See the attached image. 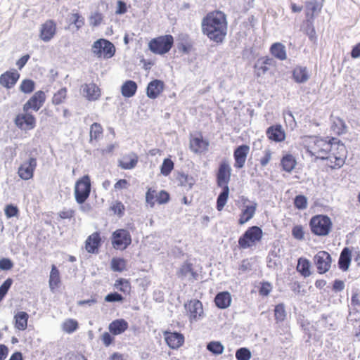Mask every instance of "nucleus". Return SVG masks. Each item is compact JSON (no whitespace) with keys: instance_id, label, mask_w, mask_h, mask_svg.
<instances>
[{"instance_id":"nucleus-6","label":"nucleus","mask_w":360,"mask_h":360,"mask_svg":"<svg viewBox=\"0 0 360 360\" xmlns=\"http://www.w3.org/2000/svg\"><path fill=\"white\" fill-rule=\"evenodd\" d=\"M91 193V179L89 175L79 178L75 186V198L77 203H84Z\"/></svg>"},{"instance_id":"nucleus-41","label":"nucleus","mask_w":360,"mask_h":360,"mask_svg":"<svg viewBox=\"0 0 360 360\" xmlns=\"http://www.w3.org/2000/svg\"><path fill=\"white\" fill-rule=\"evenodd\" d=\"M69 25H74L77 30H80L85 24L84 18L78 12L72 13L69 15Z\"/></svg>"},{"instance_id":"nucleus-55","label":"nucleus","mask_w":360,"mask_h":360,"mask_svg":"<svg viewBox=\"0 0 360 360\" xmlns=\"http://www.w3.org/2000/svg\"><path fill=\"white\" fill-rule=\"evenodd\" d=\"M103 20V14L98 12H95L89 17V23L92 27H97L101 24Z\"/></svg>"},{"instance_id":"nucleus-17","label":"nucleus","mask_w":360,"mask_h":360,"mask_svg":"<svg viewBox=\"0 0 360 360\" xmlns=\"http://www.w3.org/2000/svg\"><path fill=\"white\" fill-rule=\"evenodd\" d=\"M57 32V25L53 20H47L41 24L39 30L40 39L45 41H49L56 35Z\"/></svg>"},{"instance_id":"nucleus-34","label":"nucleus","mask_w":360,"mask_h":360,"mask_svg":"<svg viewBox=\"0 0 360 360\" xmlns=\"http://www.w3.org/2000/svg\"><path fill=\"white\" fill-rule=\"evenodd\" d=\"M29 315L25 311H18L14 316L15 328L19 330H25L27 327Z\"/></svg>"},{"instance_id":"nucleus-57","label":"nucleus","mask_w":360,"mask_h":360,"mask_svg":"<svg viewBox=\"0 0 360 360\" xmlns=\"http://www.w3.org/2000/svg\"><path fill=\"white\" fill-rule=\"evenodd\" d=\"M254 68L257 77H261L269 70V67L266 66L259 60H258L257 62L255 64Z\"/></svg>"},{"instance_id":"nucleus-16","label":"nucleus","mask_w":360,"mask_h":360,"mask_svg":"<svg viewBox=\"0 0 360 360\" xmlns=\"http://www.w3.org/2000/svg\"><path fill=\"white\" fill-rule=\"evenodd\" d=\"M345 151L346 148L345 145L341 143L340 141H338V143L335 147V150L328 155L331 158H326V160H329L331 164H334L331 166L332 168H335V167H341L344 165Z\"/></svg>"},{"instance_id":"nucleus-8","label":"nucleus","mask_w":360,"mask_h":360,"mask_svg":"<svg viewBox=\"0 0 360 360\" xmlns=\"http://www.w3.org/2000/svg\"><path fill=\"white\" fill-rule=\"evenodd\" d=\"M131 233L125 229H117L112 233L111 243L115 250H126L131 245Z\"/></svg>"},{"instance_id":"nucleus-60","label":"nucleus","mask_w":360,"mask_h":360,"mask_svg":"<svg viewBox=\"0 0 360 360\" xmlns=\"http://www.w3.org/2000/svg\"><path fill=\"white\" fill-rule=\"evenodd\" d=\"M272 290V285L269 282H263L259 289V293L262 296H267Z\"/></svg>"},{"instance_id":"nucleus-54","label":"nucleus","mask_w":360,"mask_h":360,"mask_svg":"<svg viewBox=\"0 0 360 360\" xmlns=\"http://www.w3.org/2000/svg\"><path fill=\"white\" fill-rule=\"evenodd\" d=\"M237 360H249L251 358V352L246 347H241L237 349L236 352Z\"/></svg>"},{"instance_id":"nucleus-40","label":"nucleus","mask_w":360,"mask_h":360,"mask_svg":"<svg viewBox=\"0 0 360 360\" xmlns=\"http://www.w3.org/2000/svg\"><path fill=\"white\" fill-rule=\"evenodd\" d=\"M271 54L276 58L283 60L286 59L285 47L281 43H274L270 49Z\"/></svg>"},{"instance_id":"nucleus-26","label":"nucleus","mask_w":360,"mask_h":360,"mask_svg":"<svg viewBox=\"0 0 360 360\" xmlns=\"http://www.w3.org/2000/svg\"><path fill=\"white\" fill-rule=\"evenodd\" d=\"M266 136L274 142H281L285 139V133L281 124L270 126L266 131Z\"/></svg>"},{"instance_id":"nucleus-43","label":"nucleus","mask_w":360,"mask_h":360,"mask_svg":"<svg viewBox=\"0 0 360 360\" xmlns=\"http://www.w3.org/2000/svg\"><path fill=\"white\" fill-rule=\"evenodd\" d=\"M281 165L284 171L290 172L296 165V160L291 154H287L282 158Z\"/></svg>"},{"instance_id":"nucleus-36","label":"nucleus","mask_w":360,"mask_h":360,"mask_svg":"<svg viewBox=\"0 0 360 360\" xmlns=\"http://www.w3.org/2000/svg\"><path fill=\"white\" fill-rule=\"evenodd\" d=\"M293 79L297 83H304L309 79V74L305 67L297 66L292 70Z\"/></svg>"},{"instance_id":"nucleus-32","label":"nucleus","mask_w":360,"mask_h":360,"mask_svg":"<svg viewBox=\"0 0 360 360\" xmlns=\"http://www.w3.org/2000/svg\"><path fill=\"white\" fill-rule=\"evenodd\" d=\"M352 260V252L349 248H344L340 255L338 266L343 271L348 270Z\"/></svg>"},{"instance_id":"nucleus-42","label":"nucleus","mask_w":360,"mask_h":360,"mask_svg":"<svg viewBox=\"0 0 360 360\" xmlns=\"http://www.w3.org/2000/svg\"><path fill=\"white\" fill-rule=\"evenodd\" d=\"M68 98V89L62 87L56 92H55L51 98V103L54 105H60L66 101Z\"/></svg>"},{"instance_id":"nucleus-38","label":"nucleus","mask_w":360,"mask_h":360,"mask_svg":"<svg viewBox=\"0 0 360 360\" xmlns=\"http://www.w3.org/2000/svg\"><path fill=\"white\" fill-rule=\"evenodd\" d=\"M331 130L334 134L341 135L346 133L347 125L342 119L335 117L333 118Z\"/></svg>"},{"instance_id":"nucleus-47","label":"nucleus","mask_w":360,"mask_h":360,"mask_svg":"<svg viewBox=\"0 0 360 360\" xmlns=\"http://www.w3.org/2000/svg\"><path fill=\"white\" fill-rule=\"evenodd\" d=\"M304 32L308 36L311 42H315L316 40V34L315 28L312 22L307 20L304 25Z\"/></svg>"},{"instance_id":"nucleus-20","label":"nucleus","mask_w":360,"mask_h":360,"mask_svg":"<svg viewBox=\"0 0 360 360\" xmlns=\"http://www.w3.org/2000/svg\"><path fill=\"white\" fill-rule=\"evenodd\" d=\"M249 151L250 147L246 144H242L236 148L233 152L236 168L241 169L244 167Z\"/></svg>"},{"instance_id":"nucleus-49","label":"nucleus","mask_w":360,"mask_h":360,"mask_svg":"<svg viewBox=\"0 0 360 360\" xmlns=\"http://www.w3.org/2000/svg\"><path fill=\"white\" fill-rule=\"evenodd\" d=\"M35 84L32 79H24L20 85V90L25 94H30L34 89Z\"/></svg>"},{"instance_id":"nucleus-46","label":"nucleus","mask_w":360,"mask_h":360,"mask_svg":"<svg viewBox=\"0 0 360 360\" xmlns=\"http://www.w3.org/2000/svg\"><path fill=\"white\" fill-rule=\"evenodd\" d=\"M287 314L283 303H280L275 306L274 316L276 323L283 321L286 318Z\"/></svg>"},{"instance_id":"nucleus-33","label":"nucleus","mask_w":360,"mask_h":360,"mask_svg":"<svg viewBox=\"0 0 360 360\" xmlns=\"http://www.w3.org/2000/svg\"><path fill=\"white\" fill-rule=\"evenodd\" d=\"M104 129L100 123L94 122L89 129V142H98L103 136Z\"/></svg>"},{"instance_id":"nucleus-18","label":"nucleus","mask_w":360,"mask_h":360,"mask_svg":"<svg viewBox=\"0 0 360 360\" xmlns=\"http://www.w3.org/2000/svg\"><path fill=\"white\" fill-rule=\"evenodd\" d=\"M163 335L165 342L171 349H179L184 343V336L181 333L165 330Z\"/></svg>"},{"instance_id":"nucleus-27","label":"nucleus","mask_w":360,"mask_h":360,"mask_svg":"<svg viewBox=\"0 0 360 360\" xmlns=\"http://www.w3.org/2000/svg\"><path fill=\"white\" fill-rule=\"evenodd\" d=\"M177 185L186 191L192 189L195 184L196 180L192 175L186 174L184 172H179L176 175Z\"/></svg>"},{"instance_id":"nucleus-10","label":"nucleus","mask_w":360,"mask_h":360,"mask_svg":"<svg viewBox=\"0 0 360 360\" xmlns=\"http://www.w3.org/2000/svg\"><path fill=\"white\" fill-rule=\"evenodd\" d=\"M169 194L166 191L162 190L158 192L153 188H148L146 193V202L151 207H153L155 204H165L169 200Z\"/></svg>"},{"instance_id":"nucleus-9","label":"nucleus","mask_w":360,"mask_h":360,"mask_svg":"<svg viewBox=\"0 0 360 360\" xmlns=\"http://www.w3.org/2000/svg\"><path fill=\"white\" fill-rule=\"evenodd\" d=\"M92 52L98 58H110L115 55V48L110 41L99 39L94 42Z\"/></svg>"},{"instance_id":"nucleus-39","label":"nucleus","mask_w":360,"mask_h":360,"mask_svg":"<svg viewBox=\"0 0 360 360\" xmlns=\"http://www.w3.org/2000/svg\"><path fill=\"white\" fill-rule=\"evenodd\" d=\"M310 267L311 264L307 259L303 257L298 259L297 270L302 276L306 278L311 275Z\"/></svg>"},{"instance_id":"nucleus-30","label":"nucleus","mask_w":360,"mask_h":360,"mask_svg":"<svg viewBox=\"0 0 360 360\" xmlns=\"http://www.w3.org/2000/svg\"><path fill=\"white\" fill-rule=\"evenodd\" d=\"M128 323L123 319L112 321L108 326L110 332L113 335H117L124 333L128 328Z\"/></svg>"},{"instance_id":"nucleus-28","label":"nucleus","mask_w":360,"mask_h":360,"mask_svg":"<svg viewBox=\"0 0 360 360\" xmlns=\"http://www.w3.org/2000/svg\"><path fill=\"white\" fill-rule=\"evenodd\" d=\"M176 275L180 278L188 277L189 279L196 280L198 274L194 271L193 264L188 262H185L176 272Z\"/></svg>"},{"instance_id":"nucleus-59","label":"nucleus","mask_w":360,"mask_h":360,"mask_svg":"<svg viewBox=\"0 0 360 360\" xmlns=\"http://www.w3.org/2000/svg\"><path fill=\"white\" fill-rule=\"evenodd\" d=\"M5 214L8 218L15 217L18 214L19 210L16 206L8 205L5 207Z\"/></svg>"},{"instance_id":"nucleus-21","label":"nucleus","mask_w":360,"mask_h":360,"mask_svg":"<svg viewBox=\"0 0 360 360\" xmlns=\"http://www.w3.org/2000/svg\"><path fill=\"white\" fill-rule=\"evenodd\" d=\"M139 162V156L136 153L131 152L123 155L118 160V167L124 170L135 168Z\"/></svg>"},{"instance_id":"nucleus-25","label":"nucleus","mask_w":360,"mask_h":360,"mask_svg":"<svg viewBox=\"0 0 360 360\" xmlns=\"http://www.w3.org/2000/svg\"><path fill=\"white\" fill-rule=\"evenodd\" d=\"M20 77L17 70L6 71L0 76V84L6 89H11L16 84Z\"/></svg>"},{"instance_id":"nucleus-58","label":"nucleus","mask_w":360,"mask_h":360,"mask_svg":"<svg viewBox=\"0 0 360 360\" xmlns=\"http://www.w3.org/2000/svg\"><path fill=\"white\" fill-rule=\"evenodd\" d=\"M292 235L297 240H303L304 239V230L302 226L296 225L292 229Z\"/></svg>"},{"instance_id":"nucleus-63","label":"nucleus","mask_w":360,"mask_h":360,"mask_svg":"<svg viewBox=\"0 0 360 360\" xmlns=\"http://www.w3.org/2000/svg\"><path fill=\"white\" fill-rule=\"evenodd\" d=\"M13 267V262L8 258H2L0 259V269L8 271Z\"/></svg>"},{"instance_id":"nucleus-5","label":"nucleus","mask_w":360,"mask_h":360,"mask_svg":"<svg viewBox=\"0 0 360 360\" xmlns=\"http://www.w3.org/2000/svg\"><path fill=\"white\" fill-rule=\"evenodd\" d=\"M263 236L262 229L257 226L249 227L239 238L238 244L243 249L248 248L261 240Z\"/></svg>"},{"instance_id":"nucleus-29","label":"nucleus","mask_w":360,"mask_h":360,"mask_svg":"<svg viewBox=\"0 0 360 360\" xmlns=\"http://www.w3.org/2000/svg\"><path fill=\"white\" fill-rule=\"evenodd\" d=\"M61 284V278L60 271L55 264L51 266L50 271L49 285L51 291L55 292L57 290Z\"/></svg>"},{"instance_id":"nucleus-48","label":"nucleus","mask_w":360,"mask_h":360,"mask_svg":"<svg viewBox=\"0 0 360 360\" xmlns=\"http://www.w3.org/2000/svg\"><path fill=\"white\" fill-rule=\"evenodd\" d=\"M174 164L170 158H165L160 167V172L163 176H168L174 169Z\"/></svg>"},{"instance_id":"nucleus-53","label":"nucleus","mask_w":360,"mask_h":360,"mask_svg":"<svg viewBox=\"0 0 360 360\" xmlns=\"http://www.w3.org/2000/svg\"><path fill=\"white\" fill-rule=\"evenodd\" d=\"M13 283L11 278H7L0 286V302L3 300Z\"/></svg>"},{"instance_id":"nucleus-50","label":"nucleus","mask_w":360,"mask_h":360,"mask_svg":"<svg viewBox=\"0 0 360 360\" xmlns=\"http://www.w3.org/2000/svg\"><path fill=\"white\" fill-rule=\"evenodd\" d=\"M207 349L214 354H220L224 351V346L219 342H210L207 345Z\"/></svg>"},{"instance_id":"nucleus-13","label":"nucleus","mask_w":360,"mask_h":360,"mask_svg":"<svg viewBox=\"0 0 360 360\" xmlns=\"http://www.w3.org/2000/svg\"><path fill=\"white\" fill-rule=\"evenodd\" d=\"M14 122L17 127L24 131L32 130L36 127L35 117L28 112L18 114Z\"/></svg>"},{"instance_id":"nucleus-12","label":"nucleus","mask_w":360,"mask_h":360,"mask_svg":"<svg viewBox=\"0 0 360 360\" xmlns=\"http://www.w3.org/2000/svg\"><path fill=\"white\" fill-rule=\"evenodd\" d=\"M184 307L186 315L191 323L202 318L203 307L202 302L198 300H191L186 303Z\"/></svg>"},{"instance_id":"nucleus-1","label":"nucleus","mask_w":360,"mask_h":360,"mask_svg":"<svg viewBox=\"0 0 360 360\" xmlns=\"http://www.w3.org/2000/svg\"><path fill=\"white\" fill-rule=\"evenodd\" d=\"M225 14L221 11L209 13L202 20V31L207 37L217 42H222L225 32Z\"/></svg>"},{"instance_id":"nucleus-52","label":"nucleus","mask_w":360,"mask_h":360,"mask_svg":"<svg viewBox=\"0 0 360 360\" xmlns=\"http://www.w3.org/2000/svg\"><path fill=\"white\" fill-rule=\"evenodd\" d=\"M294 205L298 210H304L307 207V198L303 195H296L294 199Z\"/></svg>"},{"instance_id":"nucleus-64","label":"nucleus","mask_w":360,"mask_h":360,"mask_svg":"<svg viewBox=\"0 0 360 360\" xmlns=\"http://www.w3.org/2000/svg\"><path fill=\"white\" fill-rule=\"evenodd\" d=\"M214 302L216 305L221 308L224 309L225 308V292H221L219 294L217 295Z\"/></svg>"},{"instance_id":"nucleus-23","label":"nucleus","mask_w":360,"mask_h":360,"mask_svg":"<svg viewBox=\"0 0 360 360\" xmlns=\"http://www.w3.org/2000/svg\"><path fill=\"white\" fill-rule=\"evenodd\" d=\"M82 88L84 96L89 101L98 100L101 96V89L95 83L84 84Z\"/></svg>"},{"instance_id":"nucleus-37","label":"nucleus","mask_w":360,"mask_h":360,"mask_svg":"<svg viewBox=\"0 0 360 360\" xmlns=\"http://www.w3.org/2000/svg\"><path fill=\"white\" fill-rule=\"evenodd\" d=\"M114 287L125 295L131 294V283L126 278H120L117 279L114 283Z\"/></svg>"},{"instance_id":"nucleus-62","label":"nucleus","mask_w":360,"mask_h":360,"mask_svg":"<svg viewBox=\"0 0 360 360\" xmlns=\"http://www.w3.org/2000/svg\"><path fill=\"white\" fill-rule=\"evenodd\" d=\"M75 214V211L72 209H63L58 213V216L62 219H70Z\"/></svg>"},{"instance_id":"nucleus-2","label":"nucleus","mask_w":360,"mask_h":360,"mask_svg":"<svg viewBox=\"0 0 360 360\" xmlns=\"http://www.w3.org/2000/svg\"><path fill=\"white\" fill-rule=\"evenodd\" d=\"M338 141H340L335 138H332L328 141L323 139L316 138L314 144L308 147L307 152L311 156H315L316 158L321 160L330 158L331 157L328 155L335 150V147L338 143Z\"/></svg>"},{"instance_id":"nucleus-61","label":"nucleus","mask_w":360,"mask_h":360,"mask_svg":"<svg viewBox=\"0 0 360 360\" xmlns=\"http://www.w3.org/2000/svg\"><path fill=\"white\" fill-rule=\"evenodd\" d=\"M123 300V296L116 292L110 293L105 297V301L108 302H122Z\"/></svg>"},{"instance_id":"nucleus-56","label":"nucleus","mask_w":360,"mask_h":360,"mask_svg":"<svg viewBox=\"0 0 360 360\" xmlns=\"http://www.w3.org/2000/svg\"><path fill=\"white\" fill-rule=\"evenodd\" d=\"M130 183L127 179H120L114 184V191L117 193L122 190L128 189Z\"/></svg>"},{"instance_id":"nucleus-35","label":"nucleus","mask_w":360,"mask_h":360,"mask_svg":"<svg viewBox=\"0 0 360 360\" xmlns=\"http://www.w3.org/2000/svg\"><path fill=\"white\" fill-rule=\"evenodd\" d=\"M138 86L134 81L127 80L121 86V93L125 98L134 96L137 91Z\"/></svg>"},{"instance_id":"nucleus-15","label":"nucleus","mask_w":360,"mask_h":360,"mask_svg":"<svg viewBox=\"0 0 360 360\" xmlns=\"http://www.w3.org/2000/svg\"><path fill=\"white\" fill-rule=\"evenodd\" d=\"M37 165V159L35 158H30L27 161L22 163L18 167V174L19 177L23 180L32 179Z\"/></svg>"},{"instance_id":"nucleus-11","label":"nucleus","mask_w":360,"mask_h":360,"mask_svg":"<svg viewBox=\"0 0 360 360\" xmlns=\"http://www.w3.org/2000/svg\"><path fill=\"white\" fill-rule=\"evenodd\" d=\"M317 272L323 274L329 271L331 266L332 258L330 255L324 250L319 251L313 258Z\"/></svg>"},{"instance_id":"nucleus-31","label":"nucleus","mask_w":360,"mask_h":360,"mask_svg":"<svg viewBox=\"0 0 360 360\" xmlns=\"http://www.w3.org/2000/svg\"><path fill=\"white\" fill-rule=\"evenodd\" d=\"M257 206V202H251L250 205H248L244 207L238 220L240 224H244L253 217Z\"/></svg>"},{"instance_id":"nucleus-44","label":"nucleus","mask_w":360,"mask_h":360,"mask_svg":"<svg viewBox=\"0 0 360 360\" xmlns=\"http://www.w3.org/2000/svg\"><path fill=\"white\" fill-rule=\"evenodd\" d=\"M111 269L114 271L122 272L126 269L127 262L120 257H113L110 262Z\"/></svg>"},{"instance_id":"nucleus-19","label":"nucleus","mask_w":360,"mask_h":360,"mask_svg":"<svg viewBox=\"0 0 360 360\" xmlns=\"http://www.w3.org/2000/svg\"><path fill=\"white\" fill-rule=\"evenodd\" d=\"M217 182L218 185L223 188L217 202V208L219 211H221L225 205V162L220 165L217 174Z\"/></svg>"},{"instance_id":"nucleus-7","label":"nucleus","mask_w":360,"mask_h":360,"mask_svg":"<svg viewBox=\"0 0 360 360\" xmlns=\"http://www.w3.org/2000/svg\"><path fill=\"white\" fill-rule=\"evenodd\" d=\"M210 142L204 138L201 131L191 133L189 136V148L195 154H204L209 150Z\"/></svg>"},{"instance_id":"nucleus-14","label":"nucleus","mask_w":360,"mask_h":360,"mask_svg":"<svg viewBox=\"0 0 360 360\" xmlns=\"http://www.w3.org/2000/svg\"><path fill=\"white\" fill-rule=\"evenodd\" d=\"M46 99V96L44 91L41 90L36 91L23 105L24 112H28L30 109L38 111L44 104Z\"/></svg>"},{"instance_id":"nucleus-45","label":"nucleus","mask_w":360,"mask_h":360,"mask_svg":"<svg viewBox=\"0 0 360 360\" xmlns=\"http://www.w3.org/2000/svg\"><path fill=\"white\" fill-rule=\"evenodd\" d=\"M79 328L77 321L73 319H66L62 324V329L67 333H72Z\"/></svg>"},{"instance_id":"nucleus-22","label":"nucleus","mask_w":360,"mask_h":360,"mask_svg":"<svg viewBox=\"0 0 360 360\" xmlns=\"http://www.w3.org/2000/svg\"><path fill=\"white\" fill-rule=\"evenodd\" d=\"M101 238L99 232H94L89 236L85 241V250L91 254H97L101 246Z\"/></svg>"},{"instance_id":"nucleus-4","label":"nucleus","mask_w":360,"mask_h":360,"mask_svg":"<svg viewBox=\"0 0 360 360\" xmlns=\"http://www.w3.org/2000/svg\"><path fill=\"white\" fill-rule=\"evenodd\" d=\"M174 39L172 34L160 35L151 39L148 44V49L157 55H165L174 46Z\"/></svg>"},{"instance_id":"nucleus-3","label":"nucleus","mask_w":360,"mask_h":360,"mask_svg":"<svg viewBox=\"0 0 360 360\" xmlns=\"http://www.w3.org/2000/svg\"><path fill=\"white\" fill-rule=\"evenodd\" d=\"M311 233L317 236H328L333 226L330 218L326 214L313 216L309 223Z\"/></svg>"},{"instance_id":"nucleus-24","label":"nucleus","mask_w":360,"mask_h":360,"mask_svg":"<svg viewBox=\"0 0 360 360\" xmlns=\"http://www.w3.org/2000/svg\"><path fill=\"white\" fill-rule=\"evenodd\" d=\"M165 84L162 80L154 79L148 83L146 94L151 99L157 98L164 91Z\"/></svg>"},{"instance_id":"nucleus-51","label":"nucleus","mask_w":360,"mask_h":360,"mask_svg":"<svg viewBox=\"0 0 360 360\" xmlns=\"http://www.w3.org/2000/svg\"><path fill=\"white\" fill-rule=\"evenodd\" d=\"M110 210L115 214H117L118 217H121L124 214L125 207L122 202L116 200L110 206Z\"/></svg>"}]
</instances>
